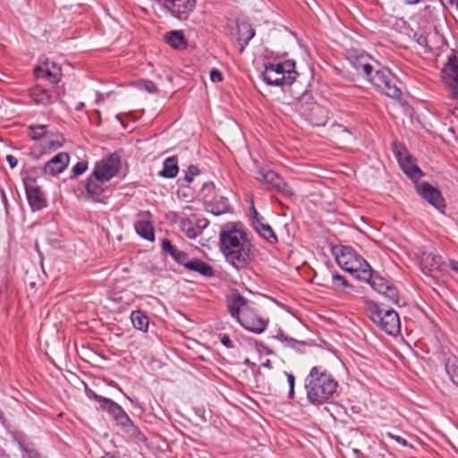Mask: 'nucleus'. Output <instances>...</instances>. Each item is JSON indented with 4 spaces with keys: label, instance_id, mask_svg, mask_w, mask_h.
<instances>
[{
    "label": "nucleus",
    "instance_id": "obj_1",
    "mask_svg": "<svg viewBox=\"0 0 458 458\" xmlns=\"http://www.w3.org/2000/svg\"><path fill=\"white\" fill-rule=\"evenodd\" d=\"M219 243L226 262L237 270L248 267L250 261L251 244L243 230L234 225H225L220 233Z\"/></svg>",
    "mask_w": 458,
    "mask_h": 458
},
{
    "label": "nucleus",
    "instance_id": "obj_2",
    "mask_svg": "<svg viewBox=\"0 0 458 458\" xmlns=\"http://www.w3.org/2000/svg\"><path fill=\"white\" fill-rule=\"evenodd\" d=\"M307 399L314 405L329 403L335 396L338 382L322 366H314L310 369L304 380Z\"/></svg>",
    "mask_w": 458,
    "mask_h": 458
},
{
    "label": "nucleus",
    "instance_id": "obj_3",
    "mask_svg": "<svg viewBox=\"0 0 458 458\" xmlns=\"http://www.w3.org/2000/svg\"><path fill=\"white\" fill-rule=\"evenodd\" d=\"M226 302L232 317L245 329L256 334L265 331L267 321L255 312L244 297L239 293H232L227 296Z\"/></svg>",
    "mask_w": 458,
    "mask_h": 458
},
{
    "label": "nucleus",
    "instance_id": "obj_4",
    "mask_svg": "<svg viewBox=\"0 0 458 458\" xmlns=\"http://www.w3.org/2000/svg\"><path fill=\"white\" fill-rule=\"evenodd\" d=\"M367 310L373 323L387 335H395L400 332V318L394 309H386L377 302L369 301Z\"/></svg>",
    "mask_w": 458,
    "mask_h": 458
},
{
    "label": "nucleus",
    "instance_id": "obj_5",
    "mask_svg": "<svg viewBox=\"0 0 458 458\" xmlns=\"http://www.w3.org/2000/svg\"><path fill=\"white\" fill-rule=\"evenodd\" d=\"M336 262L340 267L352 274L359 280L370 277L369 264L349 247H343L336 255Z\"/></svg>",
    "mask_w": 458,
    "mask_h": 458
},
{
    "label": "nucleus",
    "instance_id": "obj_6",
    "mask_svg": "<svg viewBox=\"0 0 458 458\" xmlns=\"http://www.w3.org/2000/svg\"><path fill=\"white\" fill-rule=\"evenodd\" d=\"M262 77L267 85H291L297 77L295 63L288 60L284 63L265 64Z\"/></svg>",
    "mask_w": 458,
    "mask_h": 458
},
{
    "label": "nucleus",
    "instance_id": "obj_7",
    "mask_svg": "<svg viewBox=\"0 0 458 458\" xmlns=\"http://www.w3.org/2000/svg\"><path fill=\"white\" fill-rule=\"evenodd\" d=\"M379 91L392 98H399L402 90L397 85V79L386 68L374 72L369 80Z\"/></svg>",
    "mask_w": 458,
    "mask_h": 458
},
{
    "label": "nucleus",
    "instance_id": "obj_8",
    "mask_svg": "<svg viewBox=\"0 0 458 458\" xmlns=\"http://www.w3.org/2000/svg\"><path fill=\"white\" fill-rule=\"evenodd\" d=\"M215 191V185L210 183H205L203 185L201 193L204 199V203L207 211L212 213L215 216H219L227 213L229 210L228 199L223 196H211Z\"/></svg>",
    "mask_w": 458,
    "mask_h": 458
},
{
    "label": "nucleus",
    "instance_id": "obj_9",
    "mask_svg": "<svg viewBox=\"0 0 458 458\" xmlns=\"http://www.w3.org/2000/svg\"><path fill=\"white\" fill-rule=\"evenodd\" d=\"M120 168V157L116 153H113L98 161L95 165L93 173L98 178H103L104 181L109 182L117 174Z\"/></svg>",
    "mask_w": 458,
    "mask_h": 458
},
{
    "label": "nucleus",
    "instance_id": "obj_10",
    "mask_svg": "<svg viewBox=\"0 0 458 458\" xmlns=\"http://www.w3.org/2000/svg\"><path fill=\"white\" fill-rule=\"evenodd\" d=\"M153 7L168 11L174 17L183 18L191 12L195 6L196 0H151Z\"/></svg>",
    "mask_w": 458,
    "mask_h": 458
},
{
    "label": "nucleus",
    "instance_id": "obj_11",
    "mask_svg": "<svg viewBox=\"0 0 458 458\" xmlns=\"http://www.w3.org/2000/svg\"><path fill=\"white\" fill-rule=\"evenodd\" d=\"M418 255L420 258L421 270L425 275L434 276L432 273L441 271L442 266L444 265V259L433 250L424 247L419 250Z\"/></svg>",
    "mask_w": 458,
    "mask_h": 458
},
{
    "label": "nucleus",
    "instance_id": "obj_12",
    "mask_svg": "<svg viewBox=\"0 0 458 458\" xmlns=\"http://www.w3.org/2000/svg\"><path fill=\"white\" fill-rule=\"evenodd\" d=\"M257 180L267 183L271 189H274L284 196L292 197L293 195V189L279 176L278 174L272 170L260 169L257 172Z\"/></svg>",
    "mask_w": 458,
    "mask_h": 458
},
{
    "label": "nucleus",
    "instance_id": "obj_13",
    "mask_svg": "<svg viewBox=\"0 0 458 458\" xmlns=\"http://www.w3.org/2000/svg\"><path fill=\"white\" fill-rule=\"evenodd\" d=\"M361 281L369 283L375 291L385 295L392 302L398 303L399 294L397 289L385 278L378 276H373L371 268L370 277L368 279H362Z\"/></svg>",
    "mask_w": 458,
    "mask_h": 458
},
{
    "label": "nucleus",
    "instance_id": "obj_14",
    "mask_svg": "<svg viewBox=\"0 0 458 458\" xmlns=\"http://www.w3.org/2000/svg\"><path fill=\"white\" fill-rule=\"evenodd\" d=\"M442 78L450 87L453 98L458 101V64L454 55L450 56L443 67Z\"/></svg>",
    "mask_w": 458,
    "mask_h": 458
},
{
    "label": "nucleus",
    "instance_id": "obj_15",
    "mask_svg": "<svg viewBox=\"0 0 458 458\" xmlns=\"http://www.w3.org/2000/svg\"><path fill=\"white\" fill-rule=\"evenodd\" d=\"M26 195L33 211L40 210L47 206V199L34 180L25 182Z\"/></svg>",
    "mask_w": 458,
    "mask_h": 458
},
{
    "label": "nucleus",
    "instance_id": "obj_16",
    "mask_svg": "<svg viewBox=\"0 0 458 458\" xmlns=\"http://www.w3.org/2000/svg\"><path fill=\"white\" fill-rule=\"evenodd\" d=\"M419 194L438 210L445 208L441 192L428 182H423L417 187Z\"/></svg>",
    "mask_w": 458,
    "mask_h": 458
},
{
    "label": "nucleus",
    "instance_id": "obj_17",
    "mask_svg": "<svg viewBox=\"0 0 458 458\" xmlns=\"http://www.w3.org/2000/svg\"><path fill=\"white\" fill-rule=\"evenodd\" d=\"M186 211H191V208L189 206L183 208V211L178 219L179 227L189 239H196L200 233V227L196 225L195 216L191 217V215L187 214Z\"/></svg>",
    "mask_w": 458,
    "mask_h": 458
},
{
    "label": "nucleus",
    "instance_id": "obj_18",
    "mask_svg": "<svg viewBox=\"0 0 458 458\" xmlns=\"http://www.w3.org/2000/svg\"><path fill=\"white\" fill-rule=\"evenodd\" d=\"M137 233L145 240H155L154 227L150 221L149 212H140L134 225Z\"/></svg>",
    "mask_w": 458,
    "mask_h": 458
},
{
    "label": "nucleus",
    "instance_id": "obj_19",
    "mask_svg": "<svg viewBox=\"0 0 458 458\" xmlns=\"http://www.w3.org/2000/svg\"><path fill=\"white\" fill-rule=\"evenodd\" d=\"M107 181H104L103 178H98L94 173L87 180L86 189L88 193L96 200L104 202L105 195L104 192L107 188Z\"/></svg>",
    "mask_w": 458,
    "mask_h": 458
},
{
    "label": "nucleus",
    "instance_id": "obj_20",
    "mask_svg": "<svg viewBox=\"0 0 458 458\" xmlns=\"http://www.w3.org/2000/svg\"><path fill=\"white\" fill-rule=\"evenodd\" d=\"M69 155L65 152H60L52 157L44 165L43 172L45 174L56 175L62 173L69 164Z\"/></svg>",
    "mask_w": 458,
    "mask_h": 458
},
{
    "label": "nucleus",
    "instance_id": "obj_21",
    "mask_svg": "<svg viewBox=\"0 0 458 458\" xmlns=\"http://www.w3.org/2000/svg\"><path fill=\"white\" fill-rule=\"evenodd\" d=\"M396 157L402 170L408 177L411 180H418L420 178L421 171L409 154H402L401 152H398L396 153Z\"/></svg>",
    "mask_w": 458,
    "mask_h": 458
},
{
    "label": "nucleus",
    "instance_id": "obj_22",
    "mask_svg": "<svg viewBox=\"0 0 458 458\" xmlns=\"http://www.w3.org/2000/svg\"><path fill=\"white\" fill-rule=\"evenodd\" d=\"M34 74L38 80L46 79L53 84L57 83L62 77L61 69L55 64H52L51 66L48 64H45L36 67Z\"/></svg>",
    "mask_w": 458,
    "mask_h": 458
},
{
    "label": "nucleus",
    "instance_id": "obj_23",
    "mask_svg": "<svg viewBox=\"0 0 458 458\" xmlns=\"http://www.w3.org/2000/svg\"><path fill=\"white\" fill-rule=\"evenodd\" d=\"M237 34L239 52L242 53L250 39L255 36V30L250 23L242 21L237 24Z\"/></svg>",
    "mask_w": 458,
    "mask_h": 458
},
{
    "label": "nucleus",
    "instance_id": "obj_24",
    "mask_svg": "<svg viewBox=\"0 0 458 458\" xmlns=\"http://www.w3.org/2000/svg\"><path fill=\"white\" fill-rule=\"evenodd\" d=\"M30 98L37 105L47 106L53 104L57 96L50 93L47 89L40 85H36L30 89Z\"/></svg>",
    "mask_w": 458,
    "mask_h": 458
},
{
    "label": "nucleus",
    "instance_id": "obj_25",
    "mask_svg": "<svg viewBox=\"0 0 458 458\" xmlns=\"http://www.w3.org/2000/svg\"><path fill=\"white\" fill-rule=\"evenodd\" d=\"M179 171L176 157H169L163 163V169L158 174L164 178H174Z\"/></svg>",
    "mask_w": 458,
    "mask_h": 458
},
{
    "label": "nucleus",
    "instance_id": "obj_26",
    "mask_svg": "<svg viewBox=\"0 0 458 458\" xmlns=\"http://www.w3.org/2000/svg\"><path fill=\"white\" fill-rule=\"evenodd\" d=\"M188 270L199 273L201 276L209 277L214 275L212 267L199 259H191V263H188Z\"/></svg>",
    "mask_w": 458,
    "mask_h": 458
},
{
    "label": "nucleus",
    "instance_id": "obj_27",
    "mask_svg": "<svg viewBox=\"0 0 458 458\" xmlns=\"http://www.w3.org/2000/svg\"><path fill=\"white\" fill-rule=\"evenodd\" d=\"M352 65L359 73H362L368 80L374 73V69L368 62L367 56H360L356 61L352 62Z\"/></svg>",
    "mask_w": 458,
    "mask_h": 458
},
{
    "label": "nucleus",
    "instance_id": "obj_28",
    "mask_svg": "<svg viewBox=\"0 0 458 458\" xmlns=\"http://www.w3.org/2000/svg\"><path fill=\"white\" fill-rule=\"evenodd\" d=\"M133 327L140 331L146 332L148 327V318L141 310H134L131 314Z\"/></svg>",
    "mask_w": 458,
    "mask_h": 458
},
{
    "label": "nucleus",
    "instance_id": "obj_29",
    "mask_svg": "<svg viewBox=\"0 0 458 458\" xmlns=\"http://www.w3.org/2000/svg\"><path fill=\"white\" fill-rule=\"evenodd\" d=\"M445 371L449 375L454 384L458 386V359L454 355H450L446 359Z\"/></svg>",
    "mask_w": 458,
    "mask_h": 458
},
{
    "label": "nucleus",
    "instance_id": "obj_30",
    "mask_svg": "<svg viewBox=\"0 0 458 458\" xmlns=\"http://www.w3.org/2000/svg\"><path fill=\"white\" fill-rule=\"evenodd\" d=\"M166 42L174 48H183L186 42L183 34L181 31H170L165 36Z\"/></svg>",
    "mask_w": 458,
    "mask_h": 458
},
{
    "label": "nucleus",
    "instance_id": "obj_31",
    "mask_svg": "<svg viewBox=\"0 0 458 458\" xmlns=\"http://www.w3.org/2000/svg\"><path fill=\"white\" fill-rule=\"evenodd\" d=\"M102 410L107 411L115 421L120 419V416L125 413L123 409L112 399L106 401V405Z\"/></svg>",
    "mask_w": 458,
    "mask_h": 458
},
{
    "label": "nucleus",
    "instance_id": "obj_32",
    "mask_svg": "<svg viewBox=\"0 0 458 458\" xmlns=\"http://www.w3.org/2000/svg\"><path fill=\"white\" fill-rule=\"evenodd\" d=\"M256 231L270 243L277 242L276 236L269 225L259 224V225H256Z\"/></svg>",
    "mask_w": 458,
    "mask_h": 458
},
{
    "label": "nucleus",
    "instance_id": "obj_33",
    "mask_svg": "<svg viewBox=\"0 0 458 458\" xmlns=\"http://www.w3.org/2000/svg\"><path fill=\"white\" fill-rule=\"evenodd\" d=\"M118 425H120L125 431L133 434L136 431V428L134 427L132 421L130 417L125 412L120 419L116 421Z\"/></svg>",
    "mask_w": 458,
    "mask_h": 458
},
{
    "label": "nucleus",
    "instance_id": "obj_34",
    "mask_svg": "<svg viewBox=\"0 0 458 458\" xmlns=\"http://www.w3.org/2000/svg\"><path fill=\"white\" fill-rule=\"evenodd\" d=\"M178 264L183 266L185 268H188V263H191V259H190L189 255L179 250L172 257Z\"/></svg>",
    "mask_w": 458,
    "mask_h": 458
},
{
    "label": "nucleus",
    "instance_id": "obj_35",
    "mask_svg": "<svg viewBox=\"0 0 458 458\" xmlns=\"http://www.w3.org/2000/svg\"><path fill=\"white\" fill-rule=\"evenodd\" d=\"M332 284L335 289L341 290L349 287L350 284L345 277L340 275H335L332 277Z\"/></svg>",
    "mask_w": 458,
    "mask_h": 458
},
{
    "label": "nucleus",
    "instance_id": "obj_36",
    "mask_svg": "<svg viewBox=\"0 0 458 458\" xmlns=\"http://www.w3.org/2000/svg\"><path fill=\"white\" fill-rule=\"evenodd\" d=\"M284 375L286 377V381L289 386L288 398L293 399L294 397L295 377L292 373L285 371L284 372Z\"/></svg>",
    "mask_w": 458,
    "mask_h": 458
},
{
    "label": "nucleus",
    "instance_id": "obj_37",
    "mask_svg": "<svg viewBox=\"0 0 458 458\" xmlns=\"http://www.w3.org/2000/svg\"><path fill=\"white\" fill-rule=\"evenodd\" d=\"M413 38L420 47L428 48V37L424 32H422V31L414 32Z\"/></svg>",
    "mask_w": 458,
    "mask_h": 458
},
{
    "label": "nucleus",
    "instance_id": "obj_38",
    "mask_svg": "<svg viewBox=\"0 0 458 458\" xmlns=\"http://www.w3.org/2000/svg\"><path fill=\"white\" fill-rule=\"evenodd\" d=\"M34 132L31 138L34 140L40 139L46 135V125H35L30 127Z\"/></svg>",
    "mask_w": 458,
    "mask_h": 458
},
{
    "label": "nucleus",
    "instance_id": "obj_39",
    "mask_svg": "<svg viewBox=\"0 0 458 458\" xmlns=\"http://www.w3.org/2000/svg\"><path fill=\"white\" fill-rule=\"evenodd\" d=\"M88 169V162L81 161L72 166V172L74 176L82 174Z\"/></svg>",
    "mask_w": 458,
    "mask_h": 458
},
{
    "label": "nucleus",
    "instance_id": "obj_40",
    "mask_svg": "<svg viewBox=\"0 0 458 458\" xmlns=\"http://www.w3.org/2000/svg\"><path fill=\"white\" fill-rule=\"evenodd\" d=\"M162 250L173 257L177 249L173 246L172 242L168 239H164L162 241Z\"/></svg>",
    "mask_w": 458,
    "mask_h": 458
},
{
    "label": "nucleus",
    "instance_id": "obj_41",
    "mask_svg": "<svg viewBox=\"0 0 458 458\" xmlns=\"http://www.w3.org/2000/svg\"><path fill=\"white\" fill-rule=\"evenodd\" d=\"M87 394L89 398H93L94 400L98 402L101 409H103L104 406L106 405V401L110 400L109 398L103 397L101 395L97 394L92 390H87Z\"/></svg>",
    "mask_w": 458,
    "mask_h": 458
},
{
    "label": "nucleus",
    "instance_id": "obj_42",
    "mask_svg": "<svg viewBox=\"0 0 458 458\" xmlns=\"http://www.w3.org/2000/svg\"><path fill=\"white\" fill-rule=\"evenodd\" d=\"M200 173L199 169L194 165H191L189 167H188V171L185 174V177L184 179L188 182H192L193 180V177L195 175H198Z\"/></svg>",
    "mask_w": 458,
    "mask_h": 458
},
{
    "label": "nucleus",
    "instance_id": "obj_43",
    "mask_svg": "<svg viewBox=\"0 0 458 458\" xmlns=\"http://www.w3.org/2000/svg\"><path fill=\"white\" fill-rule=\"evenodd\" d=\"M386 436H387V437L394 440L396 443H398L399 445H401L403 446H407L409 445L407 440L400 436L394 435L391 432H387Z\"/></svg>",
    "mask_w": 458,
    "mask_h": 458
},
{
    "label": "nucleus",
    "instance_id": "obj_44",
    "mask_svg": "<svg viewBox=\"0 0 458 458\" xmlns=\"http://www.w3.org/2000/svg\"><path fill=\"white\" fill-rule=\"evenodd\" d=\"M210 80L213 82H220L223 80V75L218 70L213 69L210 72Z\"/></svg>",
    "mask_w": 458,
    "mask_h": 458
},
{
    "label": "nucleus",
    "instance_id": "obj_45",
    "mask_svg": "<svg viewBox=\"0 0 458 458\" xmlns=\"http://www.w3.org/2000/svg\"><path fill=\"white\" fill-rule=\"evenodd\" d=\"M145 89L149 93H157V87L153 81H143Z\"/></svg>",
    "mask_w": 458,
    "mask_h": 458
},
{
    "label": "nucleus",
    "instance_id": "obj_46",
    "mask_svg": "<svg viewBox=\"0 0 458 458\" xmlns=\"http://www.w3.org/2000/svg\"><path fill=\"white\" fill-rule=\"evenodd\" d=\"M221 344L225 346L226 348H233V344L230 337L226 335H223L221 338Z\"/></svg>",
    "mask_w": 458,
    "mask_h": 458
},
{
    "label": "nucleus",
    "instance_id": "obj_47",
    "mask_svg": "<svg viewBox=\"0 0 458 458\" xmlns=\"http://www.w3.org/2000/svg\"><path fill=\"white\" fill-rule=\"evenodd\" d=\"M6 160L11 168H14L18 164L17 158L12 155H8Z\"/></svg>",
    "mask_w": 458,
    "mask_h": 458
},
{
    "label": "nucleus",
    "instance_id": "obj_48",
    "mask_svg": "<svg viewBox=\"0 0 458 458\" xmlns=\"http://www.w3.org/2000/svg\"><path fill=\"white\" fill-rule=\"evenodd\" d=\"M45 143H46L47 145H48V146H49L51 148H53V149H56V148H58L59 147H61V144H60V143H58V142H54V141L49 140H47V139L45 140Z\"/></svg>",
    "mask_w": 458,
    "mask_h": 458
},
{
    "label": "nucleus",
    "instance_id": "obj_49",
    "mask_svg": "<svg viewBox=\"0 0 458 458\" xmlns=\"http://www.w3.org/2000/svg\"><path fill=\"white\" fill-rule=\"evenodd\" d=\"M450 268L458 274V261L456 260H450Z\"/></svg>",
    "mask_w": 458,
    "mask_h": 458
},
{
    "label": "nucleus",
    "instance_id": "obj_50",
    "mask_svg": "<svg viewBox=\"0 0 458 458\" xmlns=\"http://www.w3.org/2000/svg\"><path fill=\"white\" fill-rule=\"evenodd\" d=\"M250 216L253 220L258 219V217L259 216V215L258 211L256 210V208H254V206H252L250 208Z\"/></svg>",
    "mask_w": 458,
    "mask_h": 458
},
{
    "label": "nucleus",
    "instance_id": "obj_51",
    "mask_svg": "<svg viewBox=\"0 0 458 458\" xmlns=\"http://www.w3.org/2000/svg\"><path fill=\"white\" fill-rule=\"evenodd\" d=\"M259 224H265L263 222V217L260 216L258 217V219L253 220V225L255 228H256V225H259Z\"/></svg>",
    "mask_w": 458,
    "mask_h": 458
},
{
    "label": "nucleus",
    "instance_id": "obj_52",
    "mask_svg": "<svg viewBox=\"0 0 458 458\" xmlns=\"http://www.w3.org/2000/svg\"><path fill=\"white\" fill-rule=\"evenodd\" d=\"M84 107H85V104H84V102H79V103L75 106V110H76V111H81Z\"/></svg>",
    "mask_w": 458,
    "mask_h": 458
},
{
    "label": "nucleus",
    "instance_id": "obj_53",
    "mask_svg": "<svg viewBox=\"0 0 458 458\" xmlns=\"http://www.w3.org/2000/svg\"><path fill=\"white\" fill-rule=\"evenodd\" d=\"M261 366L265 367V368H267V369H271L272 368L271 361L269 360H267L265 362H263L261 364Z\"/></svg>",
    "mask_w": 458,
    "mask_h": 458
},
{
    "label": "nucleus",
    "instance_id": "obj_54",
    "mask_svg": "<svg viewBox=\"0 0 458 458\" xmlns=\"http://www.w3.org/2000/svg\"><path fill=\"white\" fill-rule=\"evenodd\" d=\"M443 5L446 4H453L454 3V0H439Z\"/></svg>",
    "mask_w": 458,
    "mask_h": 458
},
{
    "label": "nucleus",
    "instance_id": "obj_55",
    "mask_svg": "<svg viewBox=\"0 0 458 458\" xmlns=\"http://www.w3.org/2000/svg\"><path fill=\"white\" fill-rule=\"evenodd\" d=\"M309 98V95L304 94L302 98H301V102H302L305 98Z\"/></svg>",
    "mask_w": 458,
    "mask_h": 458
}]
</instances>
